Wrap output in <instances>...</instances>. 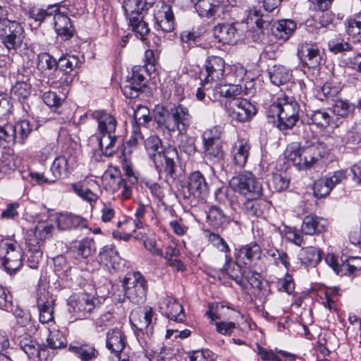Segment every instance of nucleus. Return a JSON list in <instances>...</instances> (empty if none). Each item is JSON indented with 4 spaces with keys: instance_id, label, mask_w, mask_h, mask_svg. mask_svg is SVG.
<instances>
[{
    "instance_id": "nucleus-48",
    "label": "nucleus",
    "mask_w": 361,
    "mask_h": 361,
    "mask_svg": "<svg viewBox=\"0 0 361 361\" xmlns=\"http://www.w3.org/2000/svg\"><path fill=\"white\" fill-rule=\"evenodd\" d=\"M80 63L78 56L74 55H67L59 58L57 63V70L72 73V71L78 67Z\"/></svg>"
},
{
    "instance_id": "nucleus-55",
    "label": "nucleus",
    "mask_w": 361,
    "mask_h": 361,
    "mask_svg": "<svg viewBox=\"0 0 361 361\" xmlns=\"http://www.w3.org/2000/svg\"><path fill=\"white\" fill-rule=\"evenodd\" d=\"M134 121L133 125H145L152 120L149 109L144 105L139 104L134 109Z\"/></svg>"
},
{
    "instance_id": "nucleus-60",
    "label": "nucleus",
    "mask_w": 361,
    "mask_h": 361,
    "mask_svg": "<svg viewBox=\"0 0 361 361\" xmlns=\"http://www.w3.org/2000/svg\"><path fill=\"white\" fill-rule=\"evenodd\" d=\"M58 61L47 53H42L38 55V67L45 70H57Z\"/></svg>"
},
{
    "instance_id": "nucleus-32",
    "label": "nucleus",
    "mask_w": 361,
    "mask_h": 361,
    "mask_svg": "<svg viewBox=\"0 0 361 361\" xmlns=\"http://www.w3.org/2000/svg\"><path fill=\"white\" fill-rule=\"evenodd\" d=\"M250 145L245 140H238L232 147L231 155L235 166L243 168L245 166L250 154Z\"/></svg>"
},
{
    "instance_id": "nucleus-53",
    "label": "nucleus",
    "mask_w": 361,
    "mask_h": 361,
    "mask_svg": "<svg viewBox=\"0 0 361 361\" xmlns=\"http://www.w3.org/2000/svg\"><path fill=\"white\" fill-rule=\"evenodd\" d=\"M257 199H247L244 203L243 209L247 215L253 217H259L263 214L264 203Z\"/></svg>"
},
{
    "instance_id": "nucleus-17",
    "label": "nucleus",
    "mask_w": 361,
    "mask_h": 361,
    "mask_svg": "<svg viewBox=\"0 0 361 361\" xmlns=\"http://www.w3.org/2000/svg\"><path fill=\"white\" fill-rule=\"evenodd\" d=\"M157 7L154 13V28L163 32H172L175 27V17L172 7L163 2Z\"/></svg>"
},
{
    "instance_id": "nucleus-15",
    "label": "nucleus",
    "mask_w": 361,
    "mask_h": 361,
    "mask_svg": "<svg viewBox=\"0 0 361 361\" xmlns=\"http://www.w3.org/2000/svg\"><path fill=\"white\" fill-rule=\"evenodd\" d=\"M225 62L219 56H211L207 58L204 64V71H202L200 78L204 83L219 82L224 72Z\"/></svg>"
},
{
    "instance_id": "nucleus-43",
    "label": "nucleus",
    "mask_w": 361,
    "mask_h": 361,
    "mask_svg": "<svg viewBox=\"0 0 361 361\" xmlns=\"http://www.w3.org/2000/svg\"><path fill=\"white\" fill-rule=\"evenodd\" d=\"M145 147L152 160L165 149V147L162 145L161 140L157 135H152L147 138L145 140Z\"/></svg>"
},
{
    "instance_id": "nucleus-20",
    "label": "nucleus",
    "mask_w": 361,
    "mask_h": 361,
    "mask_svg": "<svg viewBox=\"0 0 361 361\" xmlns=\"http://www.w3.org/2000/svg\"><path fill=\"white\" fill-rule=\"evenodd\" d=\"M61 8L66 9L65 4L63 6H59V12H56L54 18V29L59 36L64 40H68L73 36L75 29L70 18L65 11H61Z\"/></svg>"
},
{
    "instance_id": "nucleus-47",
    "label": "nucleus",
    "mask_w": 361,
    "mask_h": 361,
    "mask_svg": "<svg viewBox=\"0 0 361 361\" xmlns=\"http://www.w3.org/2000/svg\"><path fill=\"white\" fill-rule=\"evenodd\" d=\"M101 262L106 265L111 264L112 267L118 262L119 255L114 245H106L99 252Z\"/></svg>"
},
{
    "instance_id": "nucleus-39",
    "label": "nucleus",
    "mask_w": 361,
    "mask_h": 361,
    "mask_svg": "<svg viewBox=\"0 0 361 361\" xmlns=\"http://www.w3.org/2000/svg\"><path fill=\"white\" fill-rule=\"evenodd\" d=\"M16 144L24 145L32 132L30 123L27 120H20L13 123Z\"/></svg>"
},
{
    "instance_id": "nucleus-42",
    "label": "nucleus",
    "mask_w": 361,
    "mask_h": 361,
    "mask_svg": "<svg viewBox=\"0 0 361 361\" xmlns=\"http://www.w3.org/2000/svg\"><path fill=\"white\" fill-rule=\"evenodd\" d=\"M95 243L92 238H86L80 240L72 249L74 254L78 257L86 259L95 252Z\"/></svg>"
},
{
    "instance_id": "nucleus-4",
    "label": "nucleus",
    "mask_w": 361,
    "mask_h": 361,
    "mask_svg": "<svg viewBox=\"0 0 361 361\" xmlns=\"http://www.w3.org/2000/svg\"><path fill=\"white\" fill-rule=\"evenodd\" d=\"M154 316V312L151 307L143 311H135L130 314V320L135 336L143 348L148 347L152 341Z\"/></svg>"
},
{
    "instance_id": "nucleus-24",
    "label": "nucleus",
    "mask_w": 361,
    "mask_h": 361,
    "mask_svg": "<svg viewBox=\"0 0 361 361\" xmlns=\"http://www.w3.org/2000/svg\"><path fill=\"white\" fill-rule=\"evenodd\" d=\"M59 6H63V2L50 4L46 8L37 6H32L27 12L28 18L34 20L37 26L42 25V23L54 18L56 12H59Z\"/></svg>"
},
{
    "instance_id": "nucleus-46",
    "label": "nucleus",
    "mask_w": 361,
    "mask_h": 361,
    "mask_svg": "<svg viewBox=\"0 0 361 361\" xmlns=\"http://www.w3.org/2000/svg\"><path fill=\"white\" fill-rule=\"evenodd\" d=\"M19 345L20 348L25 352L28 357H35L39 356V345L30 336H25L20 340Z\"/></svg>"
},
{
    "instance_id": "nucleus-34",
    "label": "nucleus",
    "mask_w": 361,
    "mask_h": 361,
    "mask_svg": "<svg viewBox=\"0 0 361 361\" xmlns=\"http://www.w3.org/2000/svg\"><path fill=\"white\" fill-rule=\"evenodd\" d=\"M89 184L90 188L80 182L72 184L71 187L74 192L82 200L88 202H95L98 200L99 196L94 191V189L98 188L99 185L94 180L89 182Z\"/></svg>"
},
{
    "instance_id": "nucleus-62",
    "label": "nucleus",
    "mask_w": 361,
    "mask_h": 361,
    "mask_svg": "<svg viewBox=\"0 0 361 361\" xmlns=\"http://www.w3.org/2000/svg\"><path fill=\"white\" fill-rule=\"evenodd\" d=\"M328 47L334 54L342 53L352 49L351 45L342 39H333L329 41Z\"/></svg>"
},
{
    "instance_id": "nucleus-56",
    "label": "nucleus",
    "mask_w": 361,
    "mask_h": 361,
    "mask_svg": "<svg viewBox=\"0 0 361 361\" xmlns=\"http://www.w3.org/2000/svg\"><path fill=\"white\" fill-rule=\"evenodd\" d=\"M30 92V85L25 81H17L11 90V95L18 99L27 98Z\"/></svg>"
},
{
    "instance_id": "nucleus-37",
    "label": "nucleus",
    "mask_w": 361,
    "mask_h": 361,
    "mask_svg": "<svg viewBox=\"0 0 361 361\" xmlns=\"http://www.w3.org/2000/svg\"><path fill=\"white\" fill-rule=\"evenodd\" d=\"M69 350L82 361H92L98 354L97 350L89 344L70 345Z\"/></svg>"
},
{
    "instance_id": "nucleus-61",
    "label": "nucleus",
    "mask_w": 361,
    "mask_h": 361,
    "mask_svg": "<svg viewBox=\"0 0 361 361\" xmlns=\"http://www.w3.org/2000/svg\"><path fill=\"white\" fill-rule=\"evenodd\" d=\"M331 188L324 178L317 180L313 186L314 195L317 198H322L328 195L331 191Z\"/></svg>"
},
{
    "instance_id": "nucleus-63",
    "label": "nucleus",
    "mask_w": 361,
    "mask_h": 361,
    "mask_svg": "<svg viewBox=\"0 0 361 361\" xmlns=\"http://www.w3.org/2000/svg\"><path fill=\"white\" fill-rule=\"evenodd\" d=\"M226 271L229 277L235 281L236 283L240 286H243L244 284L242 268L237 262L230 264Z\"/></svg>"
},
{
    "instance_id": "nucleus-28",
    "label": "nucleus",
    "mask_w": 361,
    "mask_h": 361,
    "mask_svg": "<svg viewBox=\"0 0 361 361\" xmlns=\"http://www.w3.org/2000/svg\"><path fill=\"white\" fill-rule=\"evenodd\" d=\"M58 228L61 231L80 229L86 228V219L72 214H59L56 219Z\"/></svg>"
},
{
    "instance_id": "nucleus-14",
    "label": "nucleus",
    "mask_w": 361,
    "mask_h": 361,
    "mask_svg": "<svg viewBox=\"0 0 361 361\" xmlns=\"http://www.w3.org/2000/svg\"><path fill=\"white\" fill-rule=\"evenodd\" d=\"M143 71V68L134 66L132 69L131 76L128 77L121 85V91L126 98L138 97L146 87V78L142 74Z\"/></svg>"
},
{
    "instance_id": "nucleus-9",
    "label": "nucleus",
    "mask_w": 361,
    "mask_h": 361,
    "mask_svg": "<svg viewBox=\"0 0 361 361\" xmlns=\"http://www.w3.org/2000/svg\"><path fill=\"white\" fill-rule=\"evenodd\" d=\"M178 159L177 149L175 147L169 145L165 149L157 155L152 160L159 173H165L167 180L173 181L178 178L176 161Z\"/></svg>"
},
{
    "instance_id": "nucleus-36",
    "label": "nucleus",
    "mask_w": 361,
    "mask_h": 361,
    "mask_svg": "<svg viewBox=\"0 0 361 361\" xmlns=\"http://www.w3.org/2000/svg\"><path fill=\"white\" fill-rule=\"evenodd\" d=\"M145 0H125L123 3L125 15L129 20L131 17L142 16V12L148 9Z\"/></svg>"
},
{
    "instance_id": "nucleus-3",
    "label": "nucleus",
    "mask_w": 361,
    "mask_h": 361,
    "mask_svg": "<svg viewBox=\"0 0 361 361\" xmlns=\"http://www.w3.org/2000/svg\"><path fill=\"white\" fill-rule=\"evenodd\" d=\"M54 226L44 223L38 224L27 239V264L32 269H37L42 259V247L51 234Z\"/></svg>"
},
{
    "instance_id": "nucleus-7",
    "label": "nucleus",
    "mask_w": 361,
    "mask_h": 361,
    "mask_svg": "<svg viewBox=\"0 0 361 361\" xmlns=\"http://www.w3.org/2000/svg\"><path fill=\"white\" fill-rule=\"evenodd\" d=\"M125 296L135 304L142 303L147 295V286L140 272L129 274L123 281Z\"/></svg>"
},
{
    "instance_id": "nucleus-33",
    "label": "nucleus",
    "mask_w": 361,
    "mask_h": 361,
    "mask_svg": "<svg viewBox=\"0 0 361 361\" xmlns=\"http://www.w3.org/2000/svg\"><path fill=\"white\" fill-rule=\"evenodd\" d=\"M296 28V24L290 20H281L271 25V31L275 37L282 41L287 40Z\"/></svg>"
},
{
    "instance_id": "nucleus-51",
    "label": "nucleus",
    "mask_w": 361,
    "mask_h": 361,
    "mask_svg": "<svg viewBox=\"0 0 361 361\" xmlns=\"http://www.w3.org/2000/svg\"><path fill=\"white\" fill-rule=\"evenodd\" d=\"M142 16H137V17H131L129 20V25L132 27L133 32L140 36L141 39H143L149 32V28L147 23L143 20Z\"/></svg>"
},
{
    "instance_id": "nucleus-19",
    "label": "nucleus",
    "mask_w": 361,
    "mask_h": 361,
    "mask_svg": "<svg viewBox=\"0 0 361 361\" xmlns=\"http://www.w3.org/2000/svg\"><path fill=\"white\" fill-rule=\"evenodd\" d=\"M208 224L216 229L225 228L231 222H234L236 225H239V220L233 216H228L225 214L223 209L216 205L212 206L207 215Z\"/></svg>"
},
{
    "instance_id": "nucleus-8",
    "label": "nucleus",
    "mask_w": 361,
    "mask_h": 361,
    "mask_svg": "<svg viewBox=\"0 0 361 361\" xmlns=\"http://www.w3.org/2000/svg\"><path fill=\"white\" fill-rule=\"evenodd\" d=\"M0 257L7 272L16 273L23 266V250L16 242L1 241Z\"/></svg>"
},
{
    "instance_id": "nucleus-41",
    "label": "nucleus",
    "mask_w": 361,
    "mask_h": 361,
    "mask_svg": "<svg viewBox=\"0 0 361 361\" xmlns=\"http://www.w3.org/2000/svg\"><path fill=\"white\" fill-rule=\"evenodd\" d=\"M321 259V250L315 247H308L300 254L301 262L307 267H316Z\"/></svg>"
},
{
    "instance_id": "nucleus-26",
    "label": "nucleus",
    "mask_w": 361,
    "mask_h": 361,
    "mask_svg": "<svg viewBox=\"0 0 361 361\" xmlns=\"http://www.w3.org/2000/svg\"><path fill=\"white\" fill-rule=\"evenodd\" d=\"M195 4V8L202 17H220L224 8L220 0H191Z\"/></svg>"
},
{
    "instance_id": "nucleus-31",
    "label": "nucleus",
    "mask_w": 361,
    "mask_h": 361,
    "mask_svg": "<svg viewBox=\"0 0 361 361\" xmlns=\"http://www.w3.org/2000/svg\"><path fill=\"white\" fill-rule=\"evenodd\" d=\"M301 61L309 68H314L317 67L321 61V55L319 49L313 46L307 44H302L298 53Z\"/></svg>"
},
{
    "instance_id": "nucleus-59",
    "label": "nucleus",
    "mask_w": 361,
    "mask_h": 361,
    "mask_svg": "<svg viewBox=\"0 0 361 361\" xmlns=\"http://www.w3.org/2000/svg\"><path fill=\"white\" fill-rule=\"evenodd\" d=\"M14 135L12 123L0 125L1 140H4L8 145H13L16 144V136Z\"/></svg>"
},
{
    "instance_id": "nucleus-38",
    "label": "nucleus",
    "mask_w": 361,
    "mask_h": 361,
    "mask_svg": "<svg viewBox=\"0 0 361 361\" xmlns=\"http://www.w3.org/2000/svg\"><path fill=\"white\" fill-rule=\"evenodd\" d=\"M97 137L99 148L104 155L111 157L116 152V143L117 142L116 133L97 135Z\"/></svg>"
},
{
    "instance_id": "nucleus-29",
    "label": "nucleus",
    "mask_w": 361,
    "mask_h": 361,
    "mask_svg": "<svg viewBox=\"0 0 361 361\" xmlns=\"http://www.w3.org/2000/svg\"><path fill=\"white\" fill-rule=\"evenodd\" d=\"M262 250L256 243H250L241 246L237 251L236 259L245 264H251L253 262L260 259Z\"/></svg>"
},
{
    "instance_id": "nucleus-18",
    "label": "nucleus",
    "mask_w": 361,
    "mask_h": 361,
    "mask_svg": "<svg viewBox=\"0 0 361 361\" xmlns=\"http://www.w3.org/2000/svg\"><path fill=\"white\" fill-rule=\"evenodd\" d=\"M77 164L76 157L64 154L56 157L50 168L52 178L56 180L66 178L73 171Z\"/></svg>"
},
{
    "instance_id": "nucleus-54",
    "label": "nucleus",
    "mask_w": 361,
    "mask_h": 361,
    "mask_svg": "<svg viewBox=\"0 0 361 361\" xmlns=\"http://www.w3.org/2000/svg\"><path fill=\"white\" fill-rule=\"evenodd\" d=\"M340 91V86L330 82H326L321 87V92H318V96L322 101L329 99L334 100V98L338 96Z\"/></svg>"
},
{
    "instance_id": "nucleus-45",
    "label": "nucleus",
    "mask_w": 361,
    "mask_h": 361,
    "mask_svg": "<svg viewBox=\"0 0 361 361\" xmlns=\"http://www.w3.org/2000/svg\"><path fill=\"white\" fill-rule=\"evenodd\" d=\"M143 140L144 137L141 133L140 126H139V125L133 124L132 135L130 139L123 145V149L122 150L123 156L127 157L130 154L132 150L128 148L136 147Z\"/></svg>"
},
{
    "instance_id": "nucleus-40",
    "label": "nucleus",
    "mask_w": 361,
    "mask_h": 361,
    "mask_svg": "<svg viewBox=\"0 0 361 361\" xmlns=\"http://www.w3.org/2000/svg\"><path fill=\"white\" fill-rule=\"evenodd\" d=\"M56 79L51 82V85L56 88H61V92L66 94L69 91V87L73 82L74 75L56 70L54 72Z\"/></svg>"
},
{
    "instance_id": "nucleus-10",
    "label": "nucleus",
    "mask_w": 361,
    "mask_h": 361,
    "mask_svg": "<svg viewBox=\"0 0 361 361\" xmlns=\"http://www.w3.org/2000/svg\"><path fill=\"white\" fill-rule=\"evenodd\" d=\"M24 37V30L19 23L6 19L0 23V38L8 50L20 48Z\"/></svg>"
},
{
    "instance_id": "nucleus-57",
    "label": "nucleus",
    "mask_w": 361,
    "mask_h": 361,
    "mask_svg": "<svg viewBox=\"0 0 361 361\" xmlns=\"http://www.w3.org/2000/svg\"><path fill=\"white\" fill-rule=\"evenodd\" d=\"M343 274H357L361 272V257H351L342 263Z\"/></svg>"
},
{
    "instance_id": "nucleus-22",
    "label": "nucleus",
    "mask_w": 361,
    "mask_h": 361,
    "mask_svg": "<svg viewBox=\"0 0 361 361\" xmlns=\"http://www.w3.org/2000/svg\"><path fill=\"white\" fill-rule=\"evenodd\" d=\"M188 194L184 193L185 197L192 196L195 198L204 197L208 192V185L204 176L200 171L192 173L189 177L188 185Z\"/></svg>"
},
{
    "instance_id": "nucleus-30",
    "label": "nucleus",
    "mask_w": 361,
    "mask_h": 361,
    "mask_svg": "<svg viewBox=\"0 0 361 361\" xmlns=\"http://www.w3.org/2000/svg\"><path fill=\"white\" fill-rule=\"evenodd\" d=\"M326 226V219L314 214H310L304 217L301 225V231L305 235H312L324 231Z\"/></svg>"
},
{
    "instance_id": "nucleus-44",
    "label": "nucleus",
    "mask_w": 361,
    "mask_h": 361,
    "mask_svg": "<svg viewBox=\"0 0 361 361\" xmlns=\"http://www.w3.org/2000/svg\"><path fill=\"white\" fill-rule=\"evenodd\" d=\"M216 92L221 96L229 99V100L236 99L242 92V87L235 84H222L218 83L215 87Z\"/></svg>"
},
{
    "instance_id": "nucleus-23",
    "label": "nucleus",
    "mask_w": 361,
    "mask_h": 361,
    "mask_svg": "<svg viewBox=\"0 0 361 361\" xmlns=\"http://www.w3.org/2000/svg\"><path fill=\"white\" fill-rule=\"evenodd\" d=\"M214 37L219 42L232 44L237 42L239 30L234 23H219L214 27Z\"/></svg>"
},
{
    "instance_id": "nucleus-49",
    "label": "nucleus",
    "mask_w": 361,
    "mask_h": 361,
    "mask_svg": "<svg viewBox=\"0 0 361 361\" xmlns=\"http://www.w3.org/2000/svg\"><path fill=\"white\" fill-rule=\"evenodd\" d=\"M308 116L313 124L321 128L329 126L332 120V116L328 111L322 109L313 111Z\"/></svg>"
},
{
    "instance_id": "nucleus-5",
    "label": "nucleus",
    "mask_w": 361,
    "mask_h": 361,
    "mask_svg": "<svg viewBox=\"0 0 361 361\" xmlns=\"http://www.w3.org/2000/svg\"><path fill=\"white\" fill-rule=\"evenodd\" d=\"M230 185L235 192L247 199H257L262 195V184L250 171H244L233 177Z\"/></svg>"
},
{
    "instance_id": "nucleus-12",
    "label": "nucleus",
    "mask_w": 361,
    "mask_h": 361,
    "mask_svg": "<svg viewBox=\"0 0 361 361\" xmlns=\"http://www.w3.org/2000/svg\"><path fill=\"white\" fill-rule=\"evenodd\" d=\"M226 111L232 120L245 123L251 120L256 114V107L247 99H233L225 104Z\"/></svg>"
},
{
    "instance_id": "nucleus-21",
    "label": "nucleus",
    "mask_w": 361,
    "mask_h": 361,
    "mask_svg": "<svg viewBox=\"0 0 361 361\" xmlns=\"http://www.w3.org/2000/svg\"><path fill=\"white\" fill-rule=\"evenodd\" d=\"M91 116L97 122L98 135L116 133L118 123L114 115L103 110H96Z\"/></svg>"
},
{
    "instance_id": "nucleus-1",
    "label": "nucleus",
    "mask_w": 361,
    "mask_h": 361,
    "mask_svg": "<svg viewBox=\"0 0 361 361\" xmlns=\"http://www.w3.org/2000/svg\"><path fill=\"white\" fill-rule=\"evenodd\" d=\"M326 154V146L320 142L305 147H301L298 142H293L288 145L285 151L288 160L292 161L299 169L314 167Z\"/></svg>"
},
{
    "instance_id": "nucleus-58",
    "label": "nucleus",
    "mask_w": 361,
    "mask_h": 361,
    "mask_svg": "<svg viewBox=\"0 0 361 361\" xmlns=\"http://www.w3.org/2000/svg\"><path fill=\"white\" fill-rule=\"evenodd\" d=\"M0 309L6 312H14V306L13 304L12 295L1 285H0ZM20 316V314L16 313Z\"/></svg>"
},
{
    "instance_id": "nucleus-6",
    "label": "nucleus",
    "mask_w": 361,
    "mask_h": 361,
    "mask_svg": "<svg viewBox=\"0 0 361 361\" xmlns=\"http://www.w3.org/2000/svg\"><path fill=\"white\" fill-rule=\"evenodd\" d=\"M192 116L188 109L182 104H179L171 109L163 121H159V124L169 132L178 131L179 134H183L190 125Z\"/></svg>"
},
{
    "instance_id": "nucleus-25",
    "label": "nucleus",
    "mask_w": 361,
    "mask_h": 361,
    "mask_svg": "<svg viewBox=\"0 0 361 361\" xmlns=\"http://www.w3.org/2000/svg\"><path fill=\"white\" fill-rule=\"evenodd\" d=\"M106 348L118 357L119 361L121 358V353L126 345V339L125 335L118 329H112L106 333Z\"/></svg>"
},
{
    "instance_id": "nucleus-16",
    "label": "nucleus",
    "mask_w": 361,
    "mask_h": 361,
    "mask_svg": "<svg viewBox=\"0 0 361 361\" xmlns=\"http://www.w3.org/2000/svg\"><path fill=\"white\" fill-rule=\"evenodd\" d=\"M55 298L45 288H39L37 291V305L39 312V319L47 324L54 319Z\"/></svg>"
},
{
    "instance_id": "nucleus-35",
    "label": "nucleus",
    "mask_w": 361,
    "mask_h": 361,
    "mask_svg": "<svg viewBox=\"0 0 361 361\" xmlns=\"http://www.w3.org/2000/svg\"><path fill=\"white\" fill-rule=\"evenodd\" d=\"M269 75L271 82L277 86L288 82L291 77L292 72L287 67L282 65H274L269 70Z\"/></svg>"
},
{
    "instance_id": "nucleus-27",
    "label": "nucleus",
    "mask_w": 361,
    "mask_h": 361,
    "mask_svg": "<svg viewBox=\"0 0 361 361\" xmlns=\"http://www.w3.org/2000/svg\"><path fill=\"white\" fill-rule=\"evenodd\" d=\"M164 307L166 317L178 323L183 322L185 319L183 307L176 299L168 296L164 298L160 303V309L164 310Z\"/></svg>"
},
{
    "instance_id": "nucleus-52",
    "label": "nucleus",
    "mask_w": 361,
    "mask_h": 361,
    "mask_svg": "<svg viewBox=\"0 0 361 361\" xmlns=\"http://www.w3.org/2000/svg\"><path fill=\"white\" fill-rule=\"evenodd\" d=\"M47 346L51 349H60L66 348L67 340L63 334L59 330L49 332L47 338Z\"/></svg>"
},
{
    "instance_id": "nucleus-11",
    "label": "nucleus",
    "mask_w": 361,
    "mask_h": 361,
    "mask_svg": "<svg viewBox=\"0 0 361 361\" xmlns=\"http://www.w3.org/2000/svg\"><path fill=\"white\" fill-rule=\"evenodd\" d=\"M203 149L205 157L212 163H219L224 159L223 143L216 128L208 129L202 135Z\"/></svg>"
},
{
    "instance_id": "nucleus-13",
    "label": "nucleus",
    "mask_w": 361,
    "mask_h": 361,
    "mask_svg": "<svg viewBox=\"0 0 361 361\" xmlns=\"http://www.w3.org/2000/svg\"><path fill=\"white\" fill-rule=\"evenodd\" d=\"M69 311L78 318L85 317L99 307V300L94 295L82 293L68 301Z\"/></svg>"
},
{
    "instance_id": "nucleus-64",
    "label": "nucleus",
    "mask_w": 361,
    "mask_h": 361,
    "mask_svg": "<svg viewBox=\"0 0 361 361\" xmlns=\"http://www.w3.org/2000/svg\"><path fill=\"white\" fill-rule=\"evenodd\" d=\"M209 242L221 252H228L230 251L226 242L220 235L215 233H209L207 235Z\"/></svg>"
},
{
    "instance_id": "nucleus-2",
    "label": "nucleus",
    "mask_w": 361,
    "mask_h": 361,
    "mask_svg": "<svg viewBox=\"0 0 361 361\" xmlns=\"http://www.w3.org/2000/svg\"><path fill=\"white\" fill-rule=\"evenodd\" d=\"M299 109L295 99L285 96L269 106L268 116L278 118L277 126L281 130L290 129L299 120Z\"/></svg>"
},
{
    "instance_id": "nucleus-50",
    "label": "nucleus",
    "mask_w": 361,
    "mask_h": 361,
    "mask_svg": "<svg viewBox=\"0 0 361 361\" xmlns=\"http://www.w3.org/2000/svg\"><path fill=\"white\" fill-rule=\"evenodd\" d=\"M345 144L357 145L361 142V121L355 123L354 126L347 130L341 137Z\"/></svg>"
}]
</instances>
